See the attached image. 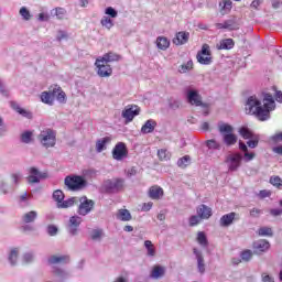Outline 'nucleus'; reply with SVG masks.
Masks as SVG:
<instances>
[{
    "label": "nucleus",
    "instance_id": "nucleus-41",
    "mask_svg": "<svg viewBox=\"0 0 282 282\" xmlns=\"http://www.w3.org/2000/svg\"><path fill=\"white\" fill-rule=\"evenodd\" d=\"M100 23L102 28H106V30H111V28L115 25L113 20L107 15L101 18Z\"/></svg>",
    "mask_w": 282,
    "mask_h": 282
},
{
    "label": "nucleus",
    "instance_id": "nucleus-40",
    "mask_svg": "<svg viewBox=\"0 0 282 282\" xmlns=\"http://www.w3.org/2000/svg\"><path fill=\"white\" fill-rule=\"evenodd\" d=\"M118 218L121 221H131V212H129V209H120Z\"/></svg>",
    "mask_w": 282,
    "mask_h": 282
},
{
    "label": "nucleus",
    "instance_id": "nucleus-29",
    "mask_svg": "<svg viewBox=\"0 0 282 282\" xmlns=\"http://www.w3.org/2000/svg\"><path fill=\"white\" fill-rule=\"evenodd\" d=\"M166 274V268L160 264H156L152 268L150 276L152 279H162Z\"/></svg>",
    "mask_w": 282,
    "mask_h": 282
},
{
    "label": "nucleus",
    "instance_id": "nucleus-31",
    "mask_svg": "<svg viewBox=\"0 0 282 282\" xmlns=\"http://www.w3.org/2000/svg\"><path fill=\"white\" fill-rule=\"evenodd\" d=\"M217 50H232L235 47V40L232 39H223L216 45Z\"/></svg>",
    "mask_w": 282,
    "mask_h": 282
},
{
    "label": "nucleus",
    "instance_id": "nucleus-59",
    "mask_svg": "<svg viewBox=\"0 0 282 282\" xmlns=\"http://www.w3.org/2000/svg\"><path fill=\"white\" fill-rule=\"evenodd\" d=\"M257 158V154L254 152H245L242 160L243 162H252V160Z\"/></svg>",
    "mask_w": 282,
    "mask_h": 282
},
{
    "label": "nucleus",
    "instance_id": "nucleus-5",
    "mask_svg": "<svg viewBox=\"0 0 282 282\" xmlns=\"http://www.w3.org/2000/svg\"><path fill=\"white\" fill-rule=\"evenodd\" d=\"M218 131L223 135V142L226 144V147H232L237 144V134H234L235 128L228 123H220L218 126Z\"/></svg>",
    "mask_w": 282,
    "mask_h": 282
},
{
    "label": "nucleus",
    "instance_id": "nucleus-9",
    "mask_svg": "<svg viewBox=\"0 0 282 282\" xmlns=\"http://www.w3.org/2000/svg\"><path fill=\"white\" fill-rule=\"evenodd\" d=\"M47 172H41L37 167L32 166L29 169V176L26 177V181L29 184H40L41 180H47Z\"/></svg>",
    "mask_w": 282,
    "mask_h": 282
},
{
    "label": "nucleus",
    "instance_id": "nucleus-18",
    "mask_svg": "<svg viewBox=\"0 0 282 282\" xmlns=\"http://www.w3.org/2000/svg\"><path fill=\"white\" fill-rule=\"evenodd\" d=\"M10 105L11 109L19 113V116H22V118H26L28 120H32V111L25 110V108H22L17 101H11Z\"/></svg>",
    "mask_w": 282,
    "mask_h": 282
},
{
    "label": "nucleus",
    "instance_id": "nucleus-52",
    "mask_svg": "<svg viewBox=\"0 0 282 282\" xmlns=\"http://www.w3.org/2000/svg\"><path fill=\"white\" fill-rule=\"evenodd\" d=\"M102 238V229H93L90 232V239L93 241H99Z\"/></svg>",
    "mask_w": 282,
    "mask_h": 282
},
{
    "label": "nucleus",
    "instance_id": "nucleus-61",
    "mask_svg": "<svg viewBox=\"0 0 282 282\" xmlns=\"http://www.w3.org/2000/svg\"><path fill=\"white\" fill-rule=\"evenodd\" d=\"M24 263H32L34 261V252H26L23 254Z\"/></svg>",
    "mask_w": 282,
    "mask_h": 282
},
{
    "label": "nucleus",
    "instance_id": "nucleus-26",
    "mask_svg": "<svg viewBox=\"0 0 282 282\" xmlns=\"http://www.w3.org/2000/svg\"><path fill=\"white\" fill-rule=\"evenodd\" d=\"M104 63H107L109 65V63H118V61H120L122 57L120 55H118L117 53L113 52H108L106 54H104L101 57H99Z\"/></svg>",
    "mask_w": 282,
    "mask_h": 282
},
{
    "label": "nucleus",
    "instance_id": "nucleus-17",
    "mask_svg": "<svg viewBox=\"0 0 282 282\" xmlns=\"http://www.w3.org/2000/svg\"><path fill=\"white\" fill-rule=\"evenodd\" d=\"M216 28L217 30H229V32H232L239 30V22L237 21V18H231L224 23H216Z\"/></svg>",
    "mask_w": 282,
    "mask_h": 282
},
{
    "label": "nucleus",
    "instance_id": "nucleus-62",
    "mask_svg": "<svg viewBox=\"0 0 282 282\" xmlns=\"http://www.w3.org/2000/svg\"><path fill=\"white\" fill-rule=\"evenodd\" d=\"M270 140L273 142V144H279V142H282V132L273 134L270 137Z\"/></svg>",
    "mask_w": 282,
    "mask_h": 282
},
{
    "label": "nucleus",
    "instance_id": "nucleus-23",
    "mask_svg": "<svg viewBox=\"0 0 282 282\" xmlns=\"http://www.w3.org/2000/svg\"><path fill=\"white\" fill-rule=\"evenodd\" d=\"M56 99V91L51 89L50 91H43L41 94V100L44 102V105H54V100Z\"/></svg>",
    "mask_w": 282,
    "mask_h": 282
},
{
    "label": "nucleus",
    "instance_id": "nucleus-47",
    "mask_svg": "<svg viewBox=\"0 0 282 282\" xmlns=\"http://www.w3.org/2000/svg\"><path fill=\"white\" fill-rule=\"evenodd\" d=\"M197 241L200 246H208V237H206V234L204 231H199L197 234Z\"/></svg>",
    "mask_w": 282,
    "mask_h": 282
},
{
    "label": "nucleus",
    "instance_id": "nucleus-39",
    "mask_svg": "<svg viewBox=\"0 0 282 282\" xmlns=\"http://www.w3.org/2000/svg\"><path fill=\"white\" fill-rule=\"evenodd\" d=\"M177 166L180 169H186V166H191V156L184 155L177 160Z\"/></svg>",
    "mask_w": 282,
    "mask_h": 282
},
{
    "label": "nucleus",
    "instance_id": "nucleus-10",
    "mask_svg": "<svg viewBox=\"0 0 282 282\" xmlns=\"http://www.w3.org/2000/svg\"><path fill=\"white\" fill-rule=\"evenodd\" d=\"M141 109L138 105H128L121 112V118L126 119V123L133 122L137 116H140Z\"/></svg>",
    "mask_w": 282,
    "mask_h": 282
},
{
    "label": "nucleus",
    "instance_id": "nucleus-34",
    "mask_svg": "<svg viewBox=\"0 0 282 282\" xmlns=\"http://www.w3.org/2000/svg\"><path fill=\"white\" fill-rule=\"evenodd\" d=\"M170 45H171V42L169 41V39L164 36H159L156 39V47L159 50H162L163 52H165V50H169Z\"/></svg>",
    "mask_w": 282,
    "mask_h": 282
},
{
    "label": "nucleus",
    "instance_id": "nucleus-48",
    "mask_svg": "<svg viewBox=\"0 0 282 282\" xmlns=\"http://www.w3.org/2000/svg\"><path fill=\"white\" fill-rule=\"evenodd\" d=\"M21 142H23V144H30V142H32V131L26 130L21 134Z\"/></svg>",
    "mask_w": 282,
    "mask_h": 282
},
{
    "label": "nucleus",
    "instance_id": "nucleus-46",
    "mask_svg": "<svg viewBox=\"0 0 282 282\" xmlns=\"http://www.w3.org/2000/svg\"><path fill=\"white\" fill-rule=\"evenodd\" d=\"M191 69H193V59H189L186 64L178 67L180 74H186V72H191Z\"/></svg>",
    "mask_w": 282,
    "mask_h": 282
},
{
    "label": "nucleus",
    "instance_id": "nucleus-4",
    "mask_svg": "<svg viewBox=\"0 0 282 282\" xmlns=\"http://www.w3.org/2000/svg\"><path fill=\"white\" fill-rule=\"evenodd\" d=\"M65 186L68 188V191H83V188H87V178L83 175H68L64 180Z\"/></svg>",
    "mask_w": 282,
    "mask_h": 282
},
{
    "label": "nucleus",
    "instance_id": "nucleus-54",
    "mask_svg": "<svg viewBox=\"0 0 282 282\" xmlns=\"http://www.w3.org/2000/svg\"><path fill=\"white\" fill-rule=\"evenodd\" d=\"M46 232L50 237H56L58 235V227L56 225H48Z\"/></svg>",
    "mask_w": 282,
    "mask_h": 282
},
{
    "label": "nucleus",
    "instance_id": "nucleus-36",
    "mask_svg": "<svg viewBox=\"0 0 282 282\" xmlns=\"http://www.w3.org/2000/svg\"><path fill=\"white\" fill-rule=\"evenodd\" d=\"M219 8H220V14H228L232 10V1L230 0H224L219 2Z\"/></svg>",
    "mask_w": 282,
    "mask_h": 282
},
{
    "label": "nucleus",
    "instance_id": "nucleus-50",
    "mask_svg": "<svg viewBox=\"0 0 282 282\" xmlns=\"http://www.w3.org/2000/svg\"><path fill=\"white\" fill-rule=\"evenodd\" d=\"M258 235L260 237H272V235H274V234L272 232V228H270V227H261L258 230Z\"/></svg>",
    "mask_w": 282,
    "mask_h": 282
},
{
    "label": "nucleus",
    "instance_id": "nucleus-63",
    "mask_svg": "<svg viewBox=\"0 0 282 282\" xmlns=\"http://www.w3.org/2000/svg\"><path fill=\"white\" fill-rule=\"evenodd\" d=\"M170 109H173V111H176V109H180L182 107V101L180 100H173L169 102Z\"/></svg>",
    "mask_w": 282,
    "mask_h": 282
},
{
    "label": "nucleus",
    "instance_id": "nucleus-53",
    "mask_svg": "<svg viewBox=\"0 0 282 282\" xmlns=\"http://www.w3.org/2000/svg\"><path fill=\"white\" fill-rule=\"evenodd\" d=\"M105 14H107L109 19H116L118 17V10L113 9V7H108L105 9Z\"/></svg>",
    "mask_w": 282,
    "mask_h": 282
},
{
    "label": "nucleus",
    "instance_id": "nucleus-55",
    "mask_svg": "<svg viewBox=\"0 0 282 282\" xmlns=\"http://www.w3.org/2000/svg\"><path fill=\"white\" fill-rule=\"evenodd\" d=\"M20 14L22 15L24 21H30V19H32V13H30V10H28L26 7H22L20 9Z\"/></svg>",
    "mask_w": 282,
    "mask_h": 282
},
{
    "label": "nucleus",
    "instance_id": "nucleus-22",
    "mask_svg": "<svg viewBox=\"0 0 282 282\" xmlns=\"http://www.w3.org/2000/svg\"><path fill=\"white\" fill-rule=\"evenodd\" d=\"M193 254H195L197 260L198 272L200 274H204V272H206V264L204 263V254L197 248L193 249Z\"/></svg>",
    "mask_w": 282,
    "mask_h": 282
},
{
    "label": "nucleus",
    "instance_id": "nucleus-33",
    "mask_svg": "<svg viewBox=\"0 0 282 282\" xmlns=\"http://www.w3.org/2000/svg\"><path fill=\"white\" fill-rule=\"evenodd\" d=\"M238 133L239 135H241V138H243V140H250L251 138H254V135H257L250 130V128H248V126L240 127Z\"/></svg>",
    "mask_w": 282,
    "mask_h": 282
},
{
    "label": "nucleus",
    "instance_id": "nucleus-60",
    "mask_svg": "<svg viewBox=\"0 0 282 282\" xmlns=\"http://www.w3.org/2000/svg\"><path fill=\"white\" fill-rule=\"evenodd\" d=\"M199 221H202V218L199 217V215H193L189 217V226H197L199 224Z\"/></svg>",
    "mask_w": 282,
    "mask_h": 282
},
{
    "label": "nucleus",
    "instance_id": "nucleus-27",
    "mask_svg": "<svg viewBox=\"0 0 282 282\" xmlns=\"http://www.w3.org/2000/svg\"><path fill=\"white\" fill-rule=\"evenodd\" d=\"M53 274L59 282L67 281V279H69V273L58 267H53Z\"/></svg>",
    "mask_w": 282,
    "mask_h": 282
},
{
    "label": "nucleus",
    "instance_id": "nucleus-49",
    "mask_svg": "<svg viewBox=\"0 0 282 282\" xmlns=\"http://www.w3.org/2000/svg\"><path fill=\"white\" fill-rule=\"evenodd\" d=\"M253 254H254V251L252 252V250L247 249V250L241 251L240 258H241L242 261L248 262L252 259Z\"/></svg>",
    "mask_w": 282,
    "mask_h": 282
},
{
    "label": "nucleus",
    "instance_id": "nucleus-3",
    "mask_svg": "<svg viewBox=\"0 0 282 282\" xmlns=\"http://www.w3.org/2000/svg\"><path fill=\"white\" fill-rule=\"evenodd\" d=\"M184 94L189 105H194L195 107H202L203 109H208V107H210L209 104L202 101V95L199 94V90H197L195 87H185Z\"/></svg>",
    "mask_w": 282,
    "mask_h": 282
},
{
    "label": "nucleus",
    "instance_id": "nucleus-30",
    "mask_svg": "<svg viewBox=\"0 0 282 282\" xmlns=\"http://www.w3.org/2000/svg\"><path fill=\"white\" fill-rule=\"evenodd\" d=\"M53 91H55V98L57 101L61 102V105H65V102H67V95L65 94V91H63V88H61V86L55 85L53 87Z\"/></svg>",
    "mask_w": 282,
    "mask_h": 282
},
{
    "label": "nucleus",
    "instance_id": "nucleus-20",
    "mask_svg": "<svg viewBox=\"0 0 282 282\" xmlns=\"http://www.w3.org/2000/svg\"><path fill=\"white\" fill-rule=\"evenodd\" d=\"M196 213L200 219H210V217H213V208L204 204L196 208Z\"/></svg>",
    "mask_w": 282,
    "mask_h": 282
},
{
    "label": "nucleus",
    "instance_id": "nucleus-13",
    "mask_svg": "<svg viewBox=\"0 0 282 282\" xmlns=\"http://www.w3.org/2000/svg\"><path fill=\"white\" fill-rule=\"evenodd\" d=\"M209 56H210V46L208 44H204L202 46V50L198 51L196 58L200 65H210V63H213V57H209Z\"/></svg>",
    "mask_w": 282,
    "mask_h": 282
},
{
    "label": "nucleus",
    "instance_id": "nucleus-6",
    "mask_svg": "<svg viewBox=\"0 0 282 282\" xmlns=\"http://www.w3.org/2000/svg\"><path fill=\"white\" fill-rule=\"evenodd\" d=\"M78 200V207H77V215L79 217H87L91 210L96 207V202L94 199L87 198V196H82L77 198Z\"/></svg>",
    "mask_w": 282,
    "mask_h": 282
},
{
    "label": "nucleus",
    "instance_id": "nucleus-1",
    "mask_svg": "<svg viewBox=\"0 0 282 282\" xmlns=\"http://www.w3.org/2000/svg\"><path fill=\"white\" fill-rule=\"evenodd\" d=\"M246 111L251 116H256L260 122H265V120H270V111L274 110L268 106H262L257 96H250L246 101Z\"/></svg>",
    "mask_w": 282,
    "mask_h": 282
},
{
    "label": "nucleus",
    "instance_id": "nucleus-56",
    "mask_svg": "<svg viewBox=\"0 0 282 282\" xmlns=\"http://www.w3.org/2000/svg\"><path fill=\"white\" fill-rule=\"evenodd\" d=\"M270 184H272V186H275V188H281L282 178L280 176H271Z\"/></svg>",
    "mask_w": 282,
    "mask_h": 282
},
{
    "label": "nucleus",
    "instance_id": "nucleus-14",
    "mask_svg": "<svg viewBox=\"0 0 282 282\" xmlns=\"http://www.w3.org/2000/svg\"><path fill=\"white\" fill-rule=\"evenodd\" d=\"M242 160L243 155L241 153L229 154L226 160L227 164H229V171H237L241 166Z\"/></svg>",
    "mask_w": 282,
    "mask_h": 282
},
{
    "label": "nucleus",
    "instance_id": "nucleus-19",
    "mask_svg": "<svg viewBox=\"0 0 282 282\" xmlns=\"http://www.w3.org/2000/svg\"><path fill=\"white\" fill-rule=\"evenodd\" d=\"M48 265H67L69 263V256H51L47 259Z\"/></svg>",
    "mask_w": 282,
    "mask_h": 282
},
{
    "label": "nucleus",
    "instance_id": "nucleus-35",
    "mask_svg": "<svg viewBox=\"0 0 282 282\" xmlns=\"http://www.w3.org/2000/svg\"><path fill=\"white\" fill-rule=\"evenodd\" d=\"M76 204H78V197H70L66 200L63 199L62 204H57V208H72Z\"/></svg>",
    "mask_w": 282,
    "mask_h": 282
},
{
    "label": "nucleus",
    "instance_id": "nucleus-7",
    "mask_svg": "<svg viewBox=\"0 0 282 282\" xmlns=\"http://www.w3.org/2000/svg\"><path fill=\"white\" fill-rule=\"evenodd\" d=\"M41 144L45 147V149H51L52 147H56V131L52 129H46L41 131L37 137Z\"/></svg>",
    "mask_w": 282,
    "mask_h": 282
},
{
    "label": "nucleus",
    "instance_id": "nucleus-51",
    "mask_svg": "<svg viewBox=\"0 0 282 282\" xmlns=\"http://www.w3.org/2000/svg\"><path fill=\"white\" fill-rule=\"evenodd\" d=\"M96 175H98V171L94 170V169H88V170H84L83 171V176L82 177H87V180H91L94 177H96Z\"/></svg>",
    "mask_w": 282,
    "mask_h": 282
},
{
    "label": "nucleus",
    "instance_id": "nucleus-45",
    "mask_svg": "<svg viewBox=\"0 0 282 282\" xmlns=\"http://www.w3.org/2000/svg\"><path fill=\"white\" fill-rule=\"evenodd\" d=\"M53 199L55 202H57V205L62 204L63 199H65V193H63V191H61V189L54 191L53 192Z\"/></svg>",
    "mask_w": 282,
    "mask_h": 282
},
{
    "label": "nucleus",
    "instance_id": "nucleus-32",
    "mask_svg": "<svg viewBox=\"0 0 282 282\" xmlns=\"http://www.w3.org/2000/svg\"><path fill=\"white\" fill-rule=\"evenodd\" d=\"M37 217H39V213H36V210H31L23 215L22 221L24 224H34Z\"/></svg>",
    "mask_w": 282,
    "mask_h": 282
},
{
    "label": "nucleus",
    "instance_id": "nucleus-43",
    "mask_svg": "<svg viewBox=\"0 0 282 282\" xmlns=\"http://www.w3.org/2000/svg\"><path fill=\"white\" fill-rule=\"evenodd\" d=\"M259 134L253 135L247 141V147H249V149H257L259 147Z\"/></svg>",
    "mask_w": 282,
    "mask_h": 282
},
{
    "label": "nucleus",
    "instance_id": "nucleus-28",
    "mask_svg": "<svg viewBox=\"0 0 282 282\" xmlns=\"http://www.w3.org/2000/svg\"><path fill=\"white\" fill-rule=\"evenodd\" d=\"M155 127H158V122L153 119L147 120L141 128V133H153L155 131Z\"/></svg>",
    "mask_w": 282,
    "mask_h": 282
},
{
    "label": "nucleus",
    "instance_id": "nucleus-25",
    "mask_svg": "<svg viewBox=\"0 0 282 282\" xmlns=\"http://www.w3.org/2000/svg\"><path fill=\"white\" fill-rule=\"evenodd\" d=\"M149 197L150 199H160V197H164V189L158 185L151 186Z\"/></svg>",
    "mask_w": 282,
    "mask_h": 282
},
{
    "label": "nucleus",
    "instance_id": "nucleus-24",
    "mask_svg": "<svg viewBox=\"0 0 282 282\" xmlns=\"http://www.w3.org/2000/svg\"><path fill=\"white\" fill-rule=\"evenodd\" d=\"M111 137H104L101 139H98L96 141V151L97 153H102V151H106L107 144H111Z\"/></svg>",
    "mask_w": 282,
    "mask_h": 282
},
{
    "label": "nucleus",
    "instance_id": "nucleus-37",
    "mask_svg": "<svg viewBox=\"0 0 282 282\" xmlns=\"http://www.w3.org/2000/svg\"><path fill=\"white\" fill-rule=\"evenodd\" d=\"M263 105L269 107V109H276V104L274 102V97H272V94L265 93L263 97Z\"/></svg>",
    "mask_w": 282,
    "mask_h": 282
},
{
    "label": "nucleus",
    "instance_id": "nucleus-11",
    "mask_svg": "<svg viewBox=\"0 0 282 282\" xmlns=\"http://www.w3.org/2000/svg\"><path fill=\"white\" fill-rule=\"evenodd\" d=\"M83 224V217L78 215H74L69 218L68 224L66 226V230L70 237H76L78 235V228Z\"/></svg>",
    "mask_w": 282,
    "mask_h": 282
},
{
    "label": "nucleus",
    "instance_id": "nucleus-64",
    "mask_svg": "<svg viewBox=\"0 0 282 282\" xmlns=\"http://www.w3.org/2000/svg\"><path fill=\"white\" fill-rule=\"evenodd\" d=\"M261 215H263V210L261 209H258V208H252L250 210V217H253V218H259Z\"/></svg>",
    "mask_w": 282,
    "mask_h": 282
},
{
    "label": "nucleus",
    "instance_id": "nucleus-38",
    "mask_svg": "<svg viewBox=\"0 0 282 282\" xmlns=\"http://www.w3.org/2000/svg\"><path fill=\"white\" fill-rule=\"evenodd\" d=\"M18 260H19V248H13L9 253L8 261L10 265L14 267L17 265Z\"/></svg>",
    "mask_w": 282,
    "mask_h": 282
},
{
    "label": "nucleus",
    "instance_id": "nucleus-8",
    "mask_svg": "<svg viewBox=\"0 0 282 282\" xmlns=\"http://www.w3.org/2000/svg\"><path fill=\"white\" fill-rule=\"evenodd\" d=\"M95 66L97 68V75L100 78H109L113 74V68H111V65L104 62L101 58H97L95 62Z\"/></svg>",
    "mask_w": 282,
    "mask_h": 282
},
{
    "label": "nucleus",
    "instance_id": "nucleus-12",
    "mask_svg": "<svg viewBox=\"0 0 282 282\" xmlns=\"http://www.w3.org/2000/svg\"><path fill=\"white\" fill-rule=\"evenodd\" d=\"M129 155V149H127V143L124 142H118L115 148L112 149V158L113 160H117V162H120L124 160Z\"/></svg>",
    "mask_w": 282,
    "mask_h": 282
},
{
    "label": "nucleus",
    "instance_id": "nucleus-58",
    "mask_svg": "<svg viewBox=\"0 0 282 282\" xmlns=\"http://www.w3.org/2000/svg\"><path fill=\"white\" fill-rule=\"evenodd\" d=\"M65 14H67V10L61 7L55 8V17H57V19L59 20L65 19Z\"/></svg>",
    "mask_w": 282,
    "mask_h": 282
},
{
    "label": "nucleus",
    "instance_id": "nucleus-21",
    "mask_svg": "<svg viewBox=\"0 0 282 282\" xmlns=\"http://www.w3.org/2000/svg\"><path fill=\"white\" fill-rule=\"evenodd\" d=\"M191 37V33L181 31L177 32L175 37L173 39L174 45H186L188 43V39Z\"/></svg>",
    "mask_w": 282,
    "mask_h": 282
},
{
    "label": "nucleus",
    "instance_id": "nucleus-16",
    "mask_svg": "<svg viewBox=\"0 0 282 282\" xmlns=\"http://www.w3.org/2000/svg\"><path fill=\"white\" fill-rule=\"evenodd\" d=\"M252 248L253 254L261 256L263 252H268V250H270V241L260 239L253 242Z\"/></svg>",
    "mask_w": 282,
    "mask_h": 282
},
{
    "label": "nucleus",
    "instance_id": "nucleus-42",
    "mask_svg": "<svg viewBox=\"0 0 282 282\" xmlns=\"http://www.w3.org/2000/svg\"><path fill=\"white\" fill-rule=\"evenodd\" d=\"M144 248L148 252V257H153L155 254V247L153 246V242L151 240L144 241Z\"/></svg>",
    "mask_w": 282,
    "mask_h": 282
},
{
    "label": "nucleus",
    "instance_id": "nucleus-57",
    "mask_svg": "<svg viewBox=\"0 0 282 282\" xmlns=\"http://www.w3.org/2000/svg\"><path fill=\"white\" fill-rule=\"evenodd\" d=\"M159 160H171V156L169 155V150L161 149L158 151Z\"/></svg>",
    "mask_w": 282,
    "mask_h": 282
},
{
    "label": "nucleus",
    "instance_id": "nucleus-2",
    "mask_svg": "<svg viewBox=\"0 0 282 282\" xmlns=\"http://www.w3.org/2000/svg\"><path fill=\"white\" fill-rule=\"evenodd\" d=\"M122 191H124V178H108L101 185V193H106V195H117Z\"/></svg>",
    "mask_w": 282,
    "mask_h": 282
},
{
    "label": "nucleus",
    "instance_id": "nucleus-44",
    "mask_svg": "<svg viewBox=\"0 0 282 282\" xmlns=\"http://www.w3.org/2000/svg\"><path fill=\"white\" fill-rule=\"evenodd\" d=\"M206 147L213 151H219L221 149V144H219L215 139L207 140Z\"/></svg>",
    "mask_w": 282,
    "mask_h": 282
},
{
    "label": "nucleus",
    "instance_id": "nucleus-15",
    "mask_svg": "<svg viewBox=\"0 0 282 282\" xmlns=\"http://www.w3.org/2000/svg\"><path fill=\"white\" fill-rule=\"evenodd\" d=\"M239 220V214L231 212L229 214H225L220 217L219 224L221 228H228L229 226H232L235 221Z\"/></svg>",
    "mask_w": 282,
    "mask_h": 282
}]
</instances>
